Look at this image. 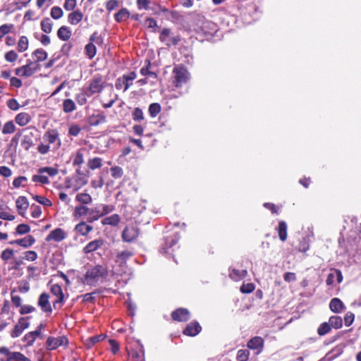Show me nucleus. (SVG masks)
<instances>
[{"label":"nucleus","mask_w":361,"mask_h":361,"mask_svg":"<svg viewBox=\"0 0 361 361\" xmlns=\"http://www.w3.org/2000/svg\"><path fill=\"white\" fill-rule=\"evenodd\" d=\"M108 271L106 267L102 265H96L90 269L85 276L84 283L93 286L100 279L107 276Z\"/></svg>","instance_id":"nucleus-1"},{"label":"nucleus","mask_w":361,"mask_h":361,"mask_svg":"<svg viewBox=\"0 0 361 361\" xmlns=\"http://www.w3.org/2000/svg\"><path fill=\"white\" fill-rule=\"evenodd\" d=\"M87 182L88 172L87 171H82L80 168H77L75 170V174L73 178L66 181V188H73V191L75 192L82 186L85 185Z\"/></svg>","instance_id":"nucleus-2"},{"label":"nucleus","mask_w":361,"mask_h":361,"mask_svg":"<svg viewBox=\"0 0 361 361\" xmlns=\"http://www.w3.org/2000/svg\"><path fill=\"white\" fill-rule=\"evenodd\" d=\"M44 140L51 146V150L55 152L61 146V140L59 133L56 129L49 130L45 132L43 136Z\"/></svg>","instance_id":"nucleus-3"},{"label":"nucleus","mask_w":361,"mask_h":361,"mask_svg":"<svg viewBox=\"0 0 361 361\" xmlns=\"http://www.w3.org/2000/svg\"><path fill=\"white\" fill-rule=\"evenodd\" d=\"M173 84L176 87H181L183 84H185L190 79V73L183 66L175 67L173 70Z\"/></svg>","instance_id":"nucleus-4"},{"label":"nucleus","mask_w":361,"mask_h":361,"mask_svg":"<svg viewBox=\"0 0 361 361\" xmlns=\"http://www.w3.org/2000/svg\"><path fill=\"white\" fill-rule=\"evenodd\" d=\"M29 317H20L18 319L17 324L14 326L13 329L11 332V336L13 338L19 337L24 330L30 326Z\"/></svg>","instance_id":"nucleus-5"},{"label":"nucleus","mask_w":361,"mask_h":361,"mask_svg":"<svg viewBox=\"0 0 361 361\" xmlns=\"http://www.w3.org/2000/svg\"><path fill=\"white\" fill-rule=\"evenodd\" d=\"M39 69V65L36 63L30 62L25 66L17 68L15 70L16 75L19 76L30 77L37 72Z\"/></svg>","instance_id":"nucleus-6"},{"label":"nucleus","mask_w":361,"mask_h":361,"mask_svg":"<svg viewBox=\"0 0 361 361\" xmlns=\"http://www.w3.org/2000/svg\"><path fill=\"white\" fill-rule=\"evenodd\" d=\"M68 339L66 336H59L57 338L49 336L46 341V348L49 350L56 349L59 346L67 345Z\"/></svg>","instance_id":"nucleus-7"},{"label":"nucleus","mask_w":361,"mask_h":361,"mask_svg":"<svg viewBox=\"0 0 361 361\" xmlns=\"http://www.w3.org/2000/svg\"><path fill=\"white\" fill-rule=\"evenodd\" d=\"M37 305L40 307L41 310L47 314H51L52 308L49 302V295L47 293L40 294L37 301Z\"/></svg>","instance_id":"nucleus-8"},{"label":"nucleus","mask_w":361,"mask_h":361,"mask_svg":"<svg viewBox=\"0 0 361 361\" xmlns=\"http://www.w3.org/2000/svg\"><path fill=\"white\" fill-rule=\"evenodd\" d=\"M103 79L101 76H95L91 81L88 88V92L92 95L102 91L104 87Z\"/></svg>","instance_id":"nucleus-9"},{"label":"nucleus","mask_w":361,"mask_h":361,"mask_svg":"<svg viewBox=\"0 0 361 361\" xmlns=\"http://www.w3.org/2000/svg\"><path fill=\"white\" fill-rule=\"evenodd\" d=\"M138 229L135 226H127L123 231L122 238L126 242H132L138 236Z\"/></svg>","instance_id":"nucleus-10"},{"label":"nucleus","mask_w":361,"mask_h":361,"mask_svg":"<svg viewBox=\"0 0 361 361\" xmlns=\"http://www.w3.org/2000/svg\"><path fill=\"white\" fill-rule=\"evenodd\" d=\"M66 237L65 231L60 228H57L51 231L49 235L46 237V241L50 242L54 240L55 242H61L64 240Z\"/></svg>","instance_id":"nucleus-11"},{"label":"nucleus","mask_w":361,"mask_h":361,"mask_svg":"<svg viewBox=\"0 0 361 361\" xmlns=\"http://www.w3.org/2000/svg\"><path fill=\"white\" fill-rule=\"evenodd\" d=\"M104 245V240L102 238H98L88 243L82 249L85 254L91 253L94 251L102 247Z\"/></svg>","instance_id":"nucleus-12"},{"label":"nucleus","mask_w":361,"mask_h":361,"mask_svg":"<svg viewBox=\"0 0 361 361\" xmlns=\"http://www.w3.org/2000/svg\"><path fill=\"white\" fill-rule=\"evenodd\" d=\"M173 319L178 322H185L190 319V312L187 309L180 308L171 314Z\"/></svg>","instance_id":"nucleus-13"},{"label":"nucleus","mask_w":361,"mask_h":361,"mask_svg":"<svg viewBox=\"0 0 361 361\" xmlns=\"http://www.w3.org/2000/svg\"><path fill=\"white\" fill-rule=\"evenodd\" d=\"M18 212L20 215L24 216L29 207V202L25 196H20L16 201Z\"/></svg>","instance_id":"nucleus-14"},{"label":"nucleus","mask_w":361,"mask_h":361,"mask_svg":"<svg viewBox=\"0 0 361 361\" xmlns=\"http://www.w3.org/2000/svg\"><path fill=\"white\" fill-rule=\"evenodd\" d=\"M27 130V128H26ZM23 138L21 140V146L25 149L28 150L33 145L34 134L32 132H27L23 133Z\"/></svg>","instance_id":"nucleus-15"},{"label":"nucleus","mask_w":361,"mask_h":361,"mask_svg":"<svg viewBox=\"0 0 361 361\" xmlns=\"http://www.w3.org/2000/svg\"><path fill=\"white\" fill-rule=\"evenodd\" d=\"M32 120V116L27 112H20L15 117V122L20 127L25 126Z\"/></svg>","instance_id":"nucleus-16"},{"label":"nucleus","mask_w":361,"mask_h":361,"mask_svg":"<svg viewBox=\"0 0 361 361\" xmlns=\"http://www.w3.org/2000/svg\"><path fill=\"white\" fill-rule=\"evenodd\" d=\"M201 331L199 323L195 322L190 323L184 329L183 334L189 336H195Z\"/></svg>","instance_id":"nucleus-17"},{"label":"nucleus","mask_w":361,"mask_h":361,"mask_svg":"<svg viewBox=\"0 0 361 361\" xmlns=\"http://www.w3.org/2000/svg\"><path fill=\"white\" fill-rule=\"evenodd\" d=\"M106 122V116L104 113L94 114L88 118L90 126H97Z\"/></svg>","instance_id":"nucleus-18"},{"label":"nucleus","mask_w":361,"mask_h":361,"mask_svg":"<svg viewBox=\"0 0 361 361\" xmlns=\"http://www.w3.org/2000/svg\"><path fill=\"white\" fill-rule=\"evenodd\" d=\"M35 239L34 238V237L29 235L23 238L13 240L10 243L16 244L26 248L32 246L35 243Z\"/></svg>","instance_id":"nucleus-19"},{"label":"nucleus","mask_w":361,"mask_h":361,"mask_svg":"<svg viewBox=\"0 0 361 361\" xmlns=\"http://www.w3.org/2000/svg\"><path fill=\"white\" fill-rule=\"evenodd\" d=\"M90 208L87 207L86 205L80 204L76 206L73 211V216L76 219L81 218L84 216H90Z\"/></svg>","instance_id":"nucleus-20"},{"label":"nucleus","mask_w":361,"mask_h":361,"mask_svg":"<svg viewBox=\"0 0 361 361\" xmlns=\"http://www.w3.org/2000/svg\"><path fill=\"white\" fill-rule=\"evenodd\" d=\"M264 345V340L259 336L251 338L247 343V347L250 349L261 351Z\"/></svg>","instance_id":"nucleus-21"},{"label":"nucleus","mask_w":361,"mask_h":361,"mask_svg":"<svg viewBox=\"0 0 361 361\" xmlns=\"http://www.w3.org/2000/svg\"><path fill=\"white\" fill-rule=\"evenodd\" d=\"M329 307L332 312L340 313L345 309V305L339 298H334L331 300Z\"/></svg>","instance_id":"nucleus-22"},{"label":"nucleus","mask_w":361,"mask_h":361,"mask_svg":"<svg viewBox=\"0 0 361 361\" xmlns=\"http://www.w3.org/2000/svg\"><path fill=\"white\" fill-rule=\"evenodd\" d=\"M247 274L246 269L239 270L237 269H232L229 272V276L234 281H240L244 279Z\"/></svg>","instance_id":"nucleus-23"},{"label":"nucleus","mask_w":361,"mask_h":361,"mask_svg":"<svg viewBox=\"0 0 361 361\" xmlns=\"http://www.w3.org/2000/svg\"><path fill=\"white\" fill-rule=\"evenodd\" d=\"M83 18V14L80 11H75L71 13L68 16V23L71 25H77Z\"/></svg>","instance_id":"nucleus-24"},{"label":"nucleus","mask_w":361,"mask_h":361,"mask_svg":"<svg viewBox=\"0 0 361 361\" xmlns=\"http://www.w3.org/2000/svg\"><path fill=\"white\" fill-rule=\"evenodd\" d=\"M103 216L99 205L94 208H90V216L87 217V221L89 223H92L98 220L100 217Z\"/></svg>","instance_id":"nucleus-25"},{"label":"nucleus","mask_w":361,"mask_h":361,"mask_svg":"<svg viewBox=\"0 0 361 361\" xmlns=\"http://www.w3.org/2000/svg\"><path fill=\"white\" fill-rule=\"evenodd\" d=\"M92 228V226L87 225L85 221H82L75 226V231L82 235H86Z\"/></svg>","instance_id":"nucleus-26"},{"label":"nucleus","mask_w":361,"mask_h":361,"mask_svg":"<svg viewBox=\"0 0 361 361\" xmlns=\"http://www.w3.org/2000/svg\"><path fill=\"white\" fill-rule=\"evenodd\" d=\"M287 229L288 226L286 223L283 221H279V226L276 230L280 240L283 242L287 239Z\"/></svg>","instance_id":"nucleus-27"},{"label":"nucleus","mask_w":361,"mask_h":361,"mask_svg":"<svg viewBox=\"0 0 361 361\" xmlns=\"http://www.w3.org/2000/svg\"><path fill=\"white\" fill-rule=\"evenodd\" d=\"M57 36L60 39L67 41L71 37V31L67 26H61L57 31Z\"/></svg>","instance_id":"nucleus-28"},{"label":"nucleus","mask_w":361,"mask_h":361,"mask_svg":"<svg viewBox=\"0 0 361 361\" xmlns=\"http://www.w3.org/2000/svg\"><path fill=\"white\" fill-rule=\"evenodd\" d=\"M84 149H80L73 156V165L80 168L81 165L84 163Z\"/></svg>","instance_id":"nucleus-29"},{"label":"nucleus","mask_w":361,"mask_h":361,"mask_svg":"<svg viewBox=\"0 0 361 361\" xmlns=\"http://www.w3.org/2000/svg\"><path fill=\"white\" fill-rule=\"evenodd\" d=\"M75 200L83 205L89 204L92 202V198L87 192H80L76 195Z\"/></svg>","instance_id":"nucleus-30"},{"label":"nucleus","mask_w":361,"mask_h":361,"mask_svg":"<svg viewBox=\"0 0 361 361\" xmlns=\"http://www.w3.org/2000/svg\"><path fill=\"white\" fill-rule=\"evenodd\" d=\"M121 218L118 214H113L110 216L106 217L102 220L103 225L117 226L120 222Z\"/></svg>","instance_id":"nucleus-31"},{"label":"nucleus","mask_w":361,"mask_h":361,"mask_svg":"<svg viewBox=\"0 0 361 361\" xmlns=\"http://www.w3.org/2000/svg\"><path fill=\"white\" fill-rule=\"evenodd\" d=\"M131 256H133V252L129 250L119 252L116 255V262L120 264L125 263Z\"/></svg>","instance_id":"nucleus-32"},{"label":"nucleus","mask_w":361,"mask_h":361,"mask_svg":"<svg viewBox=\"0 0 361 361\" xmlns=\"http://www.w3.org/2000/svg\"><path fill=\"white\" fill-rule=\"evenodd\" d=\"M129 17H130V12L126 8L121 9L118 12H117L115 14V16H114L115 20L118 23L126 20Z\"/></svg>","instance_id":"nucleus-33"},{"label":"nucleus","mask_w":361,"mask_h":361,"mask_svg":"<svg viewBox=\"0 0 361 361\" xmlns=\"http://www.w3.org/2000/svg\"><path fill=\"white\" fill-rule=\"evenodd\" d=\"M16 130V127L13 121L6 122L2 127V133L4 135L12 134Z\"/></svg>","instance_id":"nucleus-34"},{"label":"nucleus","mask_w":361,"mask_h":361,"mask_svg":"<svg viewBox=\"0 0 361 361\" xmlns=\"http://www.w3.org/2000/svg\"><path fill=\"white\" fill-rule=\"evenodd\" d=\"M41 29L45 33H50L52 31L53 23L49 18H45L41 21Z\"/></svg>","instance_id":"nucleus-35"},{"label":"nucleus","mask_w":361,"mask_h":361,"mask_svg":"<svg viewBox=\"0 0 361 361\" xmlns=\"http://www.w3.org/2000/svg\"><path fill=\"white\" fill-rule=\"evenodd\" d=\"M75 104L71 99H66L63 102V110L65 113L73 112L75 109Z\"/></svg>","instance_id":"nucleus-36"},{"label":"nucleus","mask_w":361,"mask_h":361,"mask_svg":"<svg viewBox=\"0 0 361 361\" xmlns=\"http://www.w3.org/2000/svg\"><path fill=\"white\" fill-rule=\"evenodd\" d=\"M329 323L331 325V328L338 329L342 327L343 319L339 316H332L329 318Z\"/></svg>","instance_id":"nucleus-37"},{"label":"nucleus","mask_w":361,"mask_h":361,"mask_svg":"<svg viewBox=\"0 0 361 361\" xmlns=\"http://www.w3.org/2000/svg\"><path fill=\"white\" fill-rule=\"evenodd\" d=\"M87 166L92 170L99 169L102 166V159L99 157L90 159L87 162Z\"/></svg>","instance_id":"nucleus-38"},{"label":"nucleus","mask_w":361,"mask_h":361,"mask_svg":"<svg viewBox=\"0 0 361 361\" xmlns=\"http://www.w3.org/2000/svg\"><path fill=\"white\" fill-rule=\"evenodd\" d=\"M171 34V30L169 28H164L161 32L159 39L168 47L171 46V43L169 40V37Z\"/></svg>","instance_id":"nucleus-39"},{"label":"nucleus","mask_w":361,"mask_h":361,"mask_svg":"<svg viewBox=\"0 0 361 361\" xmlns=\"http://www.w3.org/2000/svg\"><path fill=\"white\" fill-rule=\"evenodd\" d=\"M28 39L25 36L20 37L18 42V50L19 52H23L26 51L28 48Z\"/></svg>","instance_id":"nucleus-40"},{"label":"nucleus","mask_w":361,"mask_h":361,"mask_svg":"<svg viewBox=\"0 0 361 361\" xmlns=\"http://www.w3.org/2000/svg\"><path fill=\"white\" fill-rule=\"evenodd\" d=\"M32 180L35 183H39L42 185L49 183V178L47 176L43 175V173L33 175L32 177Z\"/></svg>","instance_id":"nucleus-41"},{"label":"nucleus","mask_w":361,"mask_h":361,"mask_svg":"<svg viewBox=\"0 0 361 361\" xmlns=\"http://www.w3.org/2000/svg\"><path fill=\"white\" fill-rule=\"evenodd\" d=\"M147 65L142 67L140 69V73L142 75L148 76L149 78H157V75L155 73L149 71L150 62L149 61H147Z\"/></svg>","instance_id":"nucleus-42"},{"label":"nucleus","mask_w":361,"mask_h":361,"mask_svg":"<svg viewBox=\"0 0 361 361\" xmlns=\"http://www.w3.org/2000/svg\"><path fill=\"white\" fill-rule=\"evenodd\" d=\"M38 172L39 173H47L49 176L54 177L58 174L59 171L56 168L46 166L39 169Z\"/></svg>","instance_id":"nucleus-43"},{"label":"nucleus","mask_w":361,"mask_h":361,"mask_svg":"<svg viewBox=\"0 0 361 361\" xmlns=\"http://www.w3.org/2000/svg\"><path fill=\"white\" fill-rule=\"evenodd\" d=\"M331 326L329 322H324L320 324L317 329V333L319 336H324L330 332Z\"/></svg>","instance_id":"nucleus-44"},{"label":"nucleus","mask_w":361,"mask_h":361,"mask_svg":"<svg viewBox=\"0 0 361 361\" xmlns=\"http://www.w3.org/2000/svg\"><path fill=\"white\" fill-rule=\"evenodd\" d=\"M85 53H86L87 56L90 59H92L96 55L97 49H96L95 45L93 43H92V42L88 43L85 46Z\"/></svg>","instance_id":"nucleus-45"},{"label":"nucleus","mask_w":361,"mask_h":361,"mask_svg":"<svg viewBox=\"0 0 361 361\" xmlns=\"http://www.w3.org/2000/svg\"><path fill=\"white\" fill-rule=\"evenodd\" d=\"M37 61H43L47 58V53L42 49H37L33 52Z\"/></svg>","instance_id":"nucleus-46"},{"label":"nucleus","mask_w":361,"mask_h":361,"mask_svg":"<svg viewBox=\"0 0 361 361\" xmlns=\"http://www.w3.org/2000/svg\"><path fill=\"white\" fill-rule=\"evenodd\" d=\"M161 111V106L158 103H152L149 106V113L153 118L156 117Z\"/></svg>","instance_id":"nucleus-47"},{"label":"nucleus","mask_w":361,"mask_h":361,"mask_svg":"<svg viewBox=\"0 0 361 361\" xmlns=\"http://www.w3.org/2000/svg\"><path fill=\"white\" fill-rule=\"evenodd\" d=\"M37 338V337L35 336L32 331H30L24 336L23 341L27 343V345L31 346L33 345Z\"/></svg>","instance_id":"nucleus-48"},{"label":"nucleus","mask_w":361,"mask_h":361,"mask_svg":"<svg viewBox=\"0 0 361 361\" xmlns=\"http://www.w3.org/2000/svg\"><path fill=\"white\" fill-rule=\"evenodd\" d=\"M91 94L87 92H81L75 96V100L78 104L80 106H82L87 103V97H90Z\"/></svg>","instance_id":"nucleus-49"},{"label":"nucleus","mask_w":361,"mask_h":361,"mask_svg":"<svg viewBox=\"0 0 361 361\" xmlns=\"http://www.w3.org/2000/svg\"><path fill=\"white\" fill-rule=\"evenodd\" d=\"M32 198L38 203L44 206L51 207L52 205L51 200L44 196L33 195Z\"/></svg>","instance_id":"nucleus-50"},{"label":"nucleus","mask_w":361,"mask_h":361,"mask_svg":"<svg viewBox=\"0 0 361 361\" xmlns=\"http://www.w3.org/2000/svg\"><path fill=\"white\" fill-rule=\"evenodd\" d=\"M63 12L62 9L59 6H54L51 9L50 15L51 18L55 20H58L63 16Z\"/></svg>","instance_id":"nucleus-51"},{"label":"nucleus","mask_w":361,"mask_h":361,"mask_svg":"<svg viewBox=\"0 0 361 361\" xmlns=\"http://www.w3.org/2000/svg\"><path fill=\"white\" fill-rule=\"evenodd\" d=\"M250 352L246 349H240L237 353V359L239 361H247L249 358Z\"/></svg>","instance_id":"nucleus-52"},{"label":"nucleus","mask_w":361,"mask_h":361,"mask_svg":"<svg viewBox=\"0 0 361 361\" xmlns=\"http://www.w3.org/2000/svg\"><path fill=\"white\" fill-rule=\"evenodd\" d=\"M31 216L35 218H39L42 214V209L39 206L32 204L30 207Z\"/></svg>","instance_id":"nucleus-53"},{"label":"nucleus","mask_w":361,"mask_h":361,"mask_svg":"<svg viewBox=\"0 0 361 361\" xmlns=\"http://www.w3.org/2000/svg\"><path fill=\"white\" fill-rule=\"evenodd\" d=\"M13 28V24H4L0 26V39L11 32Z\"/></svg>","instance_id":"nucleus-54"},{"label":"nucleus","mask_w":361,"mask_h":361,"mask_svg":"<svg viewBox=\"0 0 361 361\" xmlns=\"http://www.w3.org/2000/svg\"><path fill=\"white\" fill-rule=\"evenodd\" d=\"M145 25L147 28L151 29L152 32H156V29L157 27V23L154 18H147L145 20Z\"/></svg>","instance_id":"nucleus-55"},{"label":"nucleus","mask_w":361,"mask_h":361,"mask_svg":"<svg viewBox=\"0 0 361 361\" xmlns=\"http://www.w3.org/2000/svg\"><path fill=\"white\" fill-rule=\"evenodd\" d=\"M26 132V129H20L18 132L12 137L11 140V145L17 147L20 137L22 136L23 133Z\"/></svg>","instance_id":"nucleus-56"},{"label":"nucleus","mask_w":361,"mask_h":361,"mask_svg":"<svg viewBox=\"0 0 361 361\" xmlns=\"http://www.w3.org/2000/svg\"><path fill=\"white\" fill-rule=\"evenodd\" d=\"M111 176L113 178L118 179L123 176V169L119 166H114L111 168Z\"/></svg>","instance_id":"nucleus-57"},{"label":"nucleus","mask_w":361,"mask_h":361,"mask_svg":"<svg viewBox=\"0 0 361 361\" xmlns=\"http://www.w3.org/2000/svg\"><path fill=\"white\" fill-rule=\"evenodd\" d=\"M16 231L18 234L23 235L30 232V227L27 224H21L16 227Z\"/></svg>","instance_id":"nucleus-58"},{"label":"nucleus","mask_w":361,"mask_h":361,"mask_svg":"<svg viewBox=\"0 0 361 361\" xmlns=\"http://www.w3.org/2000/svg\"><path fill=\"white\" fill-rule=\"evenodd\" d=\"M255 285L252 283H243L240 287V291L243 293H250L255 290Z\"/></svg>","instance_id":"nucleus-59"},{"label":"nucleus","mask_w":361,"mask_h":361,"mask_svg":"<svg viewBox=\"0 0 361 361\" xmlns=\"http://www.w3.org/2000/svg\"><path fill=\"white\" fill-rule=\"evenodd\" d=\"M102 216L106 215L114 210V207L107 204H99Z\"/></svg>","instance_id":"nucleus-60"},{"label":"nucleus","mask_w":361,"mask_h":361,"mask_svg":"<svg viewBox=\"0 0 361 361\" xmlns=\"http://www.w3.org/2000/svg\"><path fill=\"white\" fill-rule=\"evenodd\" d=\"M7 106L12 111H18L20 106L16 99H10L7 101Z\"/></svg>","instance_id":"nucleus-61"},{"label":"nucleus","mask_w":361,"mask_h":361,"mask_svg":"<svg viewBox=\"0 0 361 361\" xmlns=\"http://www.w3.org/2000/svg\"><path fill=\"white\" fill-rule=\"evenodd\" d=\"M90 41L92 43L97 44H102L103 43V37L99 35L97 32H94L90 37Z\"/></svg>","instance_id":"nucleus-62"},{"label":"nucleus","mask_w":361,"mask_h":361,"mask_svg":"<svg viewBox=\"0 0 361 361\" xmlns=\"http://www.w3.org/2000/svg\"><path fill=\"white\" fill-rule=\"evenodd\" d=\"M137 6L139 10L145 9V10H149V0H137L136 1Z\"/></svg>","instance_id":"nucleus-63"},{"label":"nucleus","mask_w":361,"mask_h":361,"mask_svg":"<svg viewBox=\"0 0 361 361\" xmlns=\"http://www.w3.org/2000/svg\"><path fill=\"white\" fill-rule=\"evenodd\" d=\"M133 120L140 121L144 119L143 112L141 109L135 108L133 112Z\"/></svg>","instance_id":"nucleus-64"}]
</instances>
